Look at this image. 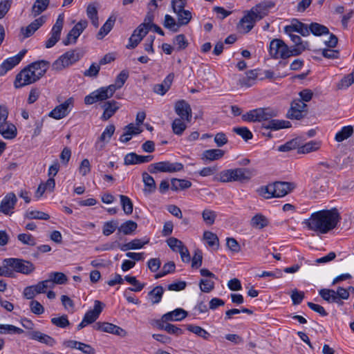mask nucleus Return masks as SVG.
I'll return each mask as SVG.
<instances>
[{"instance_id":"f257e3e1","label":"nucleus","mask_w":354,"mask_h":354,"mask_svg":"<svg viewBox=\"0 0 354 354\" xmlns=\"http://www.w3.org/2000/svg\"><path fill=\"white\" fill-rule=\"evenodd\" d=\"M340 216L337 209H324L313 213L304 223L308 230L317 234H326L336 227Z\"/></svg>"},{"instance_id":"f03ea898","label":"nucleus","mask_w":354,"mask_h":354,"mask_svg":"<svg viewBox=\"0 0 354 354\" xmlns=\"http://www.w3.org/2000/svg\"><path fill=\"white\" fill-rule=\"evenodd\" d=\"M299 50L290 49V47L280 39H273L269 46V53L274 59H286L292 56H298Z\"/></svg>"},{"instance_id":"7ed1b4c3","label":"nucleus","mask_w":354,"mask_h":354,"mask_svg":"<svg viewBox=\"0 0 354 354\" xmlns=\"http://www.w3.org/2000/svg\"><path fill=\"white\" fill-rule=\"evenodd\" d=\"M83 57V53L77 50H71L61 55L53 64V68L57 71H61L73 65Z\"/></svg>"},{"instance_id":"20e7f679","label":"nucleus","mask_w":354,"mask_h":354,"mask_svg":"<svg viewBox=\"0 0 354 354\" xmlns=\"http://www.w3.org/2000/svg\"><path fill=\"white\" fill-rule=\"evenodd\" d=\"M30 68L29 66H27L16 75L14 82V86L16 88H22L25 86L33 84L40 79V74H35V73Z\"/></svg>"},{"instance_id":"39448f33","label":"nucleus","mask_w":354,"mask_h":354,"mask_svg":"<svg viewBox=\"0 0 354 354\" xmlns=\"http://www.w3.org/2000/svg\"><path fill=\"white\" fill-rule=\"evenodd\" d=\"M3 263L6 264L7 268H12V272H20L24 274L32 273L35 268L33 263L28 261L21 259L9 258L3 260Z\"/></svg>"},{"instance_id":"423d86ee","label":"nucleus","mask_w":354,"mask_h":354,"mask_svg":"<svg viewBox=\"0 0 354 354\" xmlns=\"http://www.w3.org/2000/svg\"><path fill=\"white\" fill-rule=\"evenodd\" d=\"M183 165L180 162L162 161L151 164L148 167V170L151 174L157 172L174 173L183 170Z\"/></svg>"},{"instance_id":"0eeeda50","label":"nucleus","mask_w":354,"mask_h":354,"mask_svg":"<svg viewBox=\"0 0 354 354\" xmlns=\"http://www.w3.org/2000/svg\"><path fill=\"white\" fill-rule=\"evenodd\" d=\"M74 99L69 97L64 102L55 106L48 114V116L60 120L66 117L73 107Z\"/></svg>"},{"instance_id":"6e6552de","label":"nucleus","mask_w":354,"mask_h":354,"mask_svg":"<svg viewBox=\"0 0 354 354\" xmlns=\"http://www.w3.org/2000/svg\"><path fill=\"white\" fill-rule=\"evenodd\" d=\"M50 281H41L38 283L24 288L23 295L27 299H33V298L38 294L45 293L47 288H48Z\"/></svg>"},{"instance_id":"1a4fd4ad","label":"nucleus","mask_w":354,"mask_h":354,"mask_svg":"<svg viewBox=\"0 0 354 354\" xmlns=\"http://www.w3.org/2000/svg\"><path fill=\"white\" fill-rule=\"evenodd\" d=\"M88 22L86 20H81L69 31L66 38L63 40V44L68 46L71 44H75L77 38L87 27Z\"/></svg>"},{"instance_id":"9d476101","label":"nucleus","mask_w":354,"mask_h":354,"mask_svg":"<svg viewBox=\"0 0 354 354\" xmlns=\"http://www.w3.org/2000/svg\"><path fill=\"white\" fill-rule=\"evenodd\" d=\"M175 113L179 116L178 119L185 120L189 122L192 117V108L185 100H178L174 105Z\"/></svg>"},{"instance_id":"9b49d317","label":"nucleus","mask_w":354,"mask_h":354,"mask_svg":"<svg viewBox=\"0 0 354 354\" xmlns=\"http://www.w3.org/2000/svg\"><path fill=\"white\" fill-rule=\"evenodd\" d=\"M93 328L96 330L103 331L120 337H125L127 332L121 327L109 322H96L93 325Z\"/></svg>"},{"instance_id":"f8f14e48","label":"nucleus","mask_w":354,"mask_h":354,"mask_svg":"<svg viewBox=\"0 0 354 354\" xmlns=\"http://www.w3.org/2000/svg\"><path fill=\"white\" fill-rule=\"evenodd\" d=\"M17 202V198L13 192L8 193L0 203V212L11 215Z\"/></svg>"},{"instance_id":"ddd939ff","label":"nucleus","mask_w":354,"mask_h":354,"mask_svg":"<svg viewBox=\"0 0 354 354\" xmlns=\"http://www.w3.org/2000/svg\"><path fill=\"white\" fill-rule=\"evenodd\" d=\"M26 50H21L17 55L9 57L0 65V76L4 75L8 71L17 66L24 57Z\"/></svg>"},{"instance_id":"4468645a","label":"nucleus","mask_w":354,"mask_h":354,"mask_svg":"<svg viewBox=\"0 0 354 354\" xmlns=\"http://www.w3.org/2000/svg\"><path fill=\"white\" fill-rule=\"evenodd\" d=\"M274 6V3L272 1H264L252 8L250 10L251 14L259 21L266 16L268 13V10Z\"/></svg>"},{"instance_id":"2eb2a0df","label":"nucleus","mask_w":354,"mask_h":354,"mask_svg":"<svg viewBox=\"0 0 354 354\" xmlns=\"http://www.w3.org/2000/svg\"><path fill=\"white\" fill-rule=\"evenodd\" d=\"M115 130L113 124L106 126L101 136L99 137L95 144V148L97 151H102L105 146V142H109Z\"/></svg>"},{"instance_id":"dca6fc26","label":"nucleus","mask_w":354,"mask_h":354,"mask_svg":"<svg viewBox=\"0 0 354 354\" xmlns=\"http://www.w3.org/2000/svg\"><path fill=\"white\" fill-rule=\"evenodd\" d=\"M297 32L304 37L309 35L308 26L299 21L298 19H294L292 24L284 27V32L290 34Z\"/></svg>"},{"instance_id":"f3484780","label":"nucleus","mask_w":354,"mask_h":354,"mask_svg":"<svg viewBox=\"0 0 354 354\" xmlns=\"http://www.w3.org/2000/svg\"><path fill=\"white\" fill-rule=\"evenodd\" d=\"M273 187L275 189L274 198L285 196L295 188L293 183L276 181L273 183Z\"/></svg>"},{"instance_id":"a211bd4d","label":"nucleus","mask_w":354,"mask_h":354,"mask_svg":"<svg viewBox=\"0 0 354 354\" xmlns=\"http://www.w3.org/2000/svg\"><path fill=\"white\" fill-rule=\"evenodd\" d=\"M101 106L104 109V112L101 116V120L106 121L120 109V103L111 100L104 102Z\"/></svg>"},{"instance_id":"6ab92c4d","label":"nucleus","mask_w":354,"mask_h":354,"mask_svg":"<svg viewBox=\"0 0 354 354\" xmlns=\"http://www.w3.org/2000/svg\"><path fill=\"white\" fill-rule=\"evenodd\" d=\"M188 313L183 308H176L172 311L164 314L161 319L158 321L169 322H179L184 319Z\"/></svg>"},{"instance_id":"aec40b11","label":"nucleus","mask_w":354,"mask_h":354,"mask_svg":"<svg viewBox=\"0 0 354 354\" xmlns=\"http://www.w3.org/2000/svg\"><path fill=\"white\" fill-rule=\"evenodd\" d=\"M257 21L258 20L256 17L251 14L250 11H248L240 20L238 28L241 31L247 33L252 29Z\"/></svg>"},{"instance_id":"412c9836","label":"nucleus","mask_w":354,"mask_h":354,"mask_svg":"<svg viewBox=\"0 0 354 354\" xmlns=\"http://www.w3.org/2000/svg\"><path fill=\"white\" fill-rule=\"evenodd\" d=\"M103 306L104 304L101 301L95 300L94 301V308L87 311L84 315V322H87L89 324L95 322L102 313Z\"/></svg>"},{"instance_id":"4be33fe9","label":"nucleus","mask_w":354,"mask_h":354,"mask_svg":"<svg viewBox=\"0 0 354 354\" xmlns=\"http://www.w3.org/2000/svg\"><path fill=\"white\" fill-rule=\"evenodd\" d=\"M28 336L32 339L38 341L39 342L49 346H53L56 343L54 338L39 330H32L28 332Z\"/></svg>"},{"instance_id":"5701e85b","label":"nucleus","mask_w":354,"mask_h":354,"mask_svg":"<svg viewBox=\"0 0 354 354\" xmlns=\"http://www.w3.org/2000/svg\"><path fill=\"white\" fill-rule=\"evenodd\" d=\"M147 31L143 30L142 28L137 27L133 32V34L129 39V44L127 45V48H135L142 39L147 35Z\"/></svg>"},{"instance_id":"b1692460","label":"nucleus","mask_w":354,"mask_h":354,"mask_svg":"<svg viewBox=\"0 0 354 354\" xmlns=\"http://www.w3.org/2000/svg\"><path fill=\"white\" fill-rule=\"evenodd\" d=\"M174 78V73H169L163 80L161 84H155L153 90V92L160 95H164L170 88L172 82Z\"/></svg>"},{"instance_id":"393cba45","label":"nucleus","mask_w":354,"mask_h":354,"mask_svg":"<svg viewBox=\"0 0 354 354\" xmlns=\"http://www.w3.org/2000/svg\"><path fill=\"white\" fill-rule=\"evenodd\" d=\"M149 243V238H144L143 239H135L130 242L120 245L118 244V248L122 251H127L130 250H138L144 247V245Z\"/></svg>"},{"instance_id":"a878e982","label":"nucleus","mask_w":354,"mask_h":354,"mask_svg":"<svg viewBox=\"0 0 354 354\" xmlns=\"http://www.w3.org/2000/svg\"><path fill=\"white\" fill-rule=\"evenodd\" d=\"M45 22L44 17H39L35 19L26 28H21V32L24 37L27 38L30 37L34 32L37 30Z\"/></svg>"},{"instance_id":"bb28decb","label":"nucleus","mask_w":354,"mask_h":354,"mask_svg":"<svg viewBox=\"0 0 354 354\" xmlns=\"http://www.w3.org/2000/svg\"><path fill=\"white\" fill-rule=\"evenodd\" d=\"M291 127V124L289 121L283 120H275L270 119L267 122L262 124V127L266 129H271L277 131L281 129L289 128Z\"/></svg>"},{"instance_id":"cd10ccee","label":"nucleus","mask_w":354,"mask_h":354,"mask_svg":"<svg viewBox=\"0 0 354 354\" xmlns=\"http://www.w3.org/2000/svg\"><path fill=\"white\" fill-rule=\"evenodd\" d=\"M257 109V122H267L274 117L277 116L278 111L271 108H259Z\"/></svg>"},{"instance_id":"c85d7f7f","label":"nucleus","mask_w":354,"mask_h":354,"mask_svg":"<svg viewBox=\"0 0 354 354\" xmlns=\"http://www.w3.org/2000/svg\"><path fill=\"white\" fill-rule=\"evenodd\" d=\"M0 134L8 140H12L17 136V128L16 127L9 122L0 124Z\"/></svg>"},{"instance_id":"c756f323","label":"nucleus","mask_w":354,"mask_h":354,"mask_svg":"<svg viewBox=\"0 0 354 354\" xmlns=\"http://www.w3.org/2000/svg\"><path fill=\"white\" fill-rule=\"evenodd\" d=\"M157 327L160 330H164L169 334L180 336L183 334V330L180 328L163 321H156Z\"/></svg>"},{"instance_id":"7c9ffc66","label":"nucleus","mask_w":354,"mask_h":354,"mask_svg":"<svg viewBox=\"0 0 354 354\" xmlns=\"http://www.w3.org/2000/svg\"><path fill=\"white\" fill-rule=\"evenodd\" d=\"M232 169L234 181L243 183L248 181L252 177V172L249 169L236 168Z\"/></svg>"},{"instance_id":"2f4dec72","label":"nucleus","mask_w":354,"mask_h":354,"mask_svg":"<svg viewBox=\"0 0 354 354\" xmlns=\"http://www.w3.org/2000/svg\"><path fill=\"white\" fill-rule=\"evenodd\" d=\"M224 156V151L218 149H207L203 152L201 159L206 161H214L221 158Z\"/></svg>"},{"instance_id":"473e14b6","label":"nucleus","mask_w":354,"mask_h":354,"mask_svg":"<svg viewBox=\"0 0 354 354\" xmlns=\"http://www.w3.org/2000/svg\"><path fill=\"white\" fill-rule=\"evenodd\" d=\"M138 224L133 221L128 220L122 223L118 228V234L131 235L136 230Z\"/></svg>"},{"instance_id":"72a5a7b5","label":"nucleus","mask_w":354,"mask_h":354,"mask_svg":"<svg viewBox=\"0 0 354 354\" xmlns=\"http://www.w3.org/2000/svg\"><path fill=\"white\" fill-rule=\"evenodd\" d=\"M46 281H50L48 288H53L55 284H65L67 281V277L63 273L59 272H50L49 279Z\"/></svg>"},{"instance_id":"f704fd0d","label":"nucleus","mask_w":354,"mask_h":354,"mask_svg":"<svg viewBox=\"0 0 354 354\" xmlns=\"http://www.w3.org/2000/svg\"><path fill=\"white\" fill-rule=\"evenodd\" d=\"M288 35H289L291 41L295 44L292 47H290V49L299 50V53H298V55H301L306 49L308 48V41H302L301 37L298 35H294L293 32Z\"/></svg>"},{"instance_id":"c9c22d12","label":"nucleus","mask_w":354,"mask_h":354,"mask_svg":"<svg viewBox=\"0 0 354 354\" xmlns=\"http://www.w3.org/2000/svg\"><path fill=\"white\" fill-rule=\"evenodd\" d=\"M142 181L145 184V193L151 194L156 189V182L153 178L148 173L144 172L142 174Z\"/></svg>"},{"instance_id":"e433bc0d","label":"nucleus","mask_w":354,"mask_h":354,"mask_svg":"<svg viewBox=\"0 0 354 354\" xmlns=\"http://www.w3.org/2000/svg\"><path fill=\"white\" fill-rule=\"evenodd\" d=\"M30 69L34 71L35 74H40V78L44 75L46 73L48 66V62L44 60L35 62L28 65Z\"/></svg>"},{"instance_id":"4c0bfd02","label":"nucleus","mask_w":354,"mask_h":354,"mask_svg":"<svg viewBox=\"0 0 354 354\" xmlns=\"http://www.w3.org/2000/svg\"><path fill=\"white\" fill-rule=\"evenodd\" d=\"M319 295L325 301L328 303H337L339 304V299L336 297V292L332 289H321L319 291Z\"/></svg>"},{"instance_id":"58836bf2","label":"nucleus","mask_w":354,"mask_h":354,"mask_svg":"<svg viewBox=\"0 0 354 354\" xmlns=\"http://www.w3.org/2000/svg\"><path fill=\"white\" fill-rule=\"evenodd\" d=\"M174 12L177 15L178 26L187 25L192 18L191 12L185 8Z\"/></svg>"},{"instance_id":"ea45409f","label":"nucleus","mask_w":354,"mask_h":354,"mask_svg":"<svg viewBox=\"0 0 354 354\" xmlns=\"http://www.w3.org/2000/svg\"><path fill=\"white\" fill-rule=\"evenodd\" d=\"M115 22V17L113 16L110 17L100 29V31L97 35V39H102L105 35H106L112 30Z\"/></svg>"},{"instance_id":"a19ab883","label":"nucleus","mask_w":354,"mask_h":354,"mask_svg":"<svg viewBox=\"0 0 354 354\" xmlns=\"http://www.w3.org/2000/svg\"><path fill=\"white\" fill-rule=\"evenodd\" d=\"M164 289L161 286H156L153 290L149 292L148 295L153 304H158L162 297Z\"/></svg>"},{"instance_id":"79ce46f5","label":"nucleus","mask_w":354,"mask_h":354,"mask_svg":"<svg viewBox=\"0 0 354 354\" xmlns=\"http://www.w3.org/2000/svg\"><path fill=\"white\" fill-rule=\"evenodd\" d=\"M308 29L309 32H310L316 36L329 34V30L326 26L316 22L311 23L308 26Z\"/></svg>"},{"instance_id":"37998d69","label":"nucleus","mask_w":354,"mask_h":354,"mask_svg":"<svg viewBox=\"0 0 354 354\" xmlns=\"http://www.w3.org/2000/svg\"><path fill=\"white\" fill-rule=\"evenodd\" d=\"M50 0H36L32 7V14L36 17L46 10Z\"/></svg>"},{"instance_id":"c03bdc74","label":"nucleus","mask_w":354,"mask_h":354,"mask_svg":"<svg viewBox=\"0 0 354 354\" xmlns=\"http://www.w3.org/2000/svg\"><path fill=\"white\" fill-rule=\"evenodd\" d=\"M353 133V128L352 126H346L342 128V129L338 131L335 137V140L338 142H342L344 140L350 138Z\"/></svg>"},{"instance_id":"a18cd8bd","label":"nucleus","mask_w":354,"mask_h":354,"mask_svg":"<svg viewBox=\"0 0 354 354\" xmlns=\"http://www.w3.org/2000/svg\"><path fill=\"white\" fill-rule=\"evenodd\" d=\"M192 183L185 179H171V189L174 191L183 190L189 188Z\"/></svg>"},{"instance_id":"49530a36","label":"nucleus","mask_w":354,"mask_h":354,"mask_svg":"<svg viewBox=\"0 0 354 354\" xmlns=\"http://www.w3.org/2000/svg\"><path fill=\"white\" fill-rule=\"evenodd\" d=\"M64 24V17L62 15H59L56 20L55 24L53 25L51 32L50 37H55L58 39H60L61 32Z\"/></svg>"},{"instance_id":"de8ad7c7","label":"nucleus","mask_w":354,"mask_h":354,"mask_svg":"<svg viewBox=\"0 0 354 354\" xmlns=\"http://www.w3.org/2000/svg\"><path fill=\"white\" fill-rule=\"evenodd\" d=\"M118 228V221L117 220H111L106 221L103 224L102 226V234L108 236L112 234Z\"/></svg>"},{"instance_id":"09e8293b","label":"nucleus","mask_w":354,"mask_h":354,"mask_svg":"<svg viewBox=\"0 0 354 354\" xmlns=\"http://www.w3.org/2000/svg\"><path fill=\"white\" fill-rule=\"evenodd\" d=\"M274 192L275 189H274L273 183L266 186H261L257 189L259 195L266 199L274 198Z\"/></svg>"},{"instance_id":"8fccbe9b","label":"nucleus","mask_w":354,"mask_h":354,"mask_svg":"<svg viewBox=\"0 0 354 354\" xmlns=\"http://www.w3.org/2000/svg\"><path fill=\"white\" fill-rule=\"evenodd\" d=\"M251 225L255 228L262 229L268 225V221L263 215L256 214L251 220Z\"/></svg>"},{"instance_id":"3c124183","label":"nucleus","mask_w":354,"mask_h":354,"mask_svg":"<svg viewBox=\"0 0 354 354\" xmlns=\"http://www.w3.org/2000/svg\"><path fill=\"white\" fill-rule=\"evenodd\" d=\"M120 199L124 214L127 215L131 214L133 209V205L131 200L124 195H120Z\"/></svg>"},{"instance_id":"603ef678","label":"nucleus","mask_w":354,"mask_h":354,"mask_svg":"<svg viewBox=\"0 0 354 354\" xmlns=\"http://www.w3.org/2000/svg\"><path fill=\"white\" fill-rule=\"evenodd\" d=\"M320 147L319 142L316 141H310L302 146H299L298 149L299 153H308L317 151Z\"/></svg>"},{"instance_id":"864d4df0","label":"nucleus","mask_w":354,"mask_h":354,"mask_svg":"<svg viewBox=\"0 0 354 354\" xmlns=\"http://www.w3.org/2000/svg\"><path fill=\"white\" fill-rule=\"evenodd\" d=\"M172 131L174 134L180 136L187 128L185 120L176 118L171 124Z\"/></svg>"},{"instance_id":"5fc2aeb1","label":"nucleus","mask_w":354,"mask_h":354,"mask_svg":"<svg viewBox=\"0 0 354 354\" xmlns=\"http://www.w3.org/2000/svg\"><path fill=\"white\" fill-rule=\"evenodd\" d=\"M187 329L204 339H208L210 337V334L207 330L198 326L189 324L187 325Z\"/></svg>"},{"instance_id":"6e6d98bb","label":"nucleus","mask_w":354,"mask_h":354,"mask_svg":"<svg viewBox=\"0 0 354 354\" xmlns=\"http://www.w3.org/2000/svg\"><path fill=\"white\" fill-rule=\"evenodd\" d=\"M300 144V140L299 138H294L279 146L278 150L282 152L289 151L297 148L299 149Z\"/></svg>"},{"instance_id":"4d7b16f0","label":"nucleus","mask_w":354,"mask_h":354,"mask_svg":"<svg viewBox=\"0 0 354 354\" xmlns=\"http://www.w3.org/2000/svg\"><path fill=\"white\" fill-rule=\"evenodd\" d=\"M24 330L11 324H0V334H21Z\"/></svg>"},{"instance_id":"13d9d810","label":"nucleus","mask_w":354,"mask_h":354,"mask_svg":"<svg viewBox=\"0 0 354 354\" xmlns=\"http://www.w3.org/2000/svg\"><path fill=\"white\" fill-rule=\"evenodd\" d=\"M25 216L28 219H41L46 221L50 218V216L48 214L37 210L27 211Z\"/></svg>"},{"instance_id":"bf43d9fd","label":"nucleus","mask_w":354,"mask_h":354,"mask_svg":"<svg viewBox=\"0 0 354 354\" xmlns=\"http://www.w3.org/2000/svg\"><path fill=\"white\" fill-rule=\"evenodd\" d=\"M203 239L207 241L210 247H218V238L214 233L212 232H205L203 234Z\"/></svg>"},{"instance_id":"052dcab7","label":"nucleus","mask_w":354,"mask_h":354,"mask_svg":"<svg viewBox=\"0 0 354 354\" xmlns=\"http://www.w3.org/2000/svg\"><path fill=\"white\" fill-rule=\"evenodd\" d=\"M165 28L171 30L173 32H178L179 27L178 23L176 24L175 19L170 15H166L163 22Z\"/></svg>"},{"instance_id":"680f3d73","label":"nucleus","mask_w":354,"mask_h":354,"mask_svg":"<svg viewBox=\"0 0 354 354\" xmlns=\"http://www.w3.org/2000/svg\"><path fill=\"white\" fill-rule=\"evenodd\" d=\"M202 217L203 221L208 225L214 224L216 218V214L215 212L206 209L202 212Z\"/></svg>"},{"instance_id":"e2e57ef3","label":"nucleus","mask_w":354,"mask_h":354,"mask_svg":"<svg viewBox=\"0 0 354 354\" xmlns=\"http://www.w3.org/2000/svg\"><path fill=\"white\" fill-rule=\"evenodd\" d=\"M154 19L153 13L151 10H149L146 15L144 22L140 24L138 27L142 28L143 30L149 32L151 29V24H152Z\"/></svg>"},{"instance_id":"0e129e2a","label":"nucleus","mask_w":354,"mask_h":354,"mask_svg":"<svg viewBox=\"0 0 354 354\" xmlns=\"http://www.w3.org/2000/svg\"><path fill=\"white\" fill-rule=\"evenodd\" d=\"M17 239L24 244L34 246L36 245V241L30 234L22 233L17 236Z\"/></svg>"},{"instance_id":"69168bd1","label":"nucleus","mask_w":354,"mask_h":354,"mask_svg":"<svg viewBox=\"0 0 354 354\" xmlns=\"http://www.w3.org/2000/svg\"><path fill=\"white\" fill-rule=\"evenodd\" d=\"M199 286L202 292H210L214 288V282L211 279H201Z\"/></svg>"},{"instance_id":"338daca9","label":"nucleus","mask_w":354,"mask_h":354,"mask_svg":"<svg viewBox=\"0 0 354 354\" xmlns=\"http://www.w3.org/2000/svg\"><path fill=\"white\" fill-rule=\"evenodd\" d=\"M31 313L39 315L44 313V306L37 300L32 299L29 304Z\"/></svg>"},{"instance_id":"774afa93","label":"nucleus","mask_w":354,"mask_h":354,"mask_svg":"<svg viewBox=\"0 0 354 354\" xmlns=\"http://www.w3.org/2000/svg\"><path fill=\"white\" fill-rule=\"evenodd\" d=\"M174 44L178 46V50H183L188 46V41L183 34L176 35L174 39Z\"/></svg>"}]
</instances>
